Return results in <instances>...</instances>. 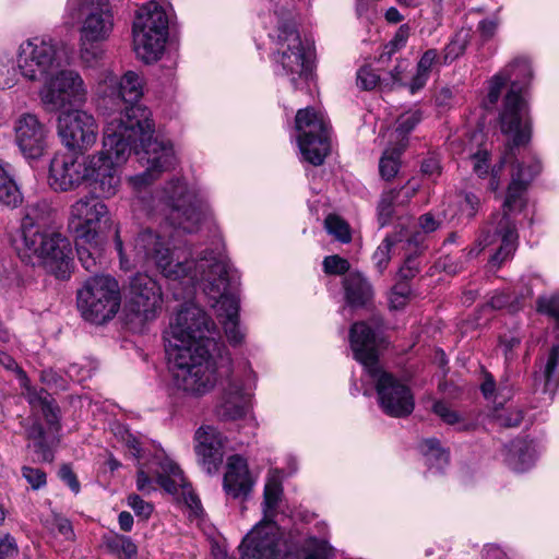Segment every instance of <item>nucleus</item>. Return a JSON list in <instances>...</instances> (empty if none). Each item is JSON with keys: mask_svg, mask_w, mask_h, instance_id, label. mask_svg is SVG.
<instances>
[{"mask_svg": "<svg viewBox=\"0 0 559 559\" xmlns=\"http://www.w3.org/2000/svg\"><path fill=\"white\" fill-rule=\"evenodd\" d=\"M67 12L72 19L83 15L80 27L79 52L86 66H93L104 56L103 44L114 29L109 0H68Z\"/></svg>", "mask_w": 559, "mask_h": 559, "instance_id": "obj_12", "label": "nucleus"}, {"mask_svg": "<svg viewBox=\"0 0 559 559\" xmlns=\"http://www.w3.org/2000/svg\"><path fill=\"white\" fill-rule=\"evenodd\" d=\"M159 178L160 177L158 175L147 167H145L144 171L127 178V183L131 188L133 194L132 204L147 215L152 213L153 209H155L156 195V190L151 192L148 188Z\"/></svg>", "mask_w": 559, "mask_h": 559, "instance_id": "obj_31", "label": "nucleus"}, {"mask_svg": "<svg viewBox=\"0 0 559 559\" xmlns=\"http://www.w3.org/2000/svg\"><path fill=\"white\" fill-rule=\"evenodd\" d=\"M401 252L399 242L395 241L393 235L386 236L372 255L378 271L382 273L386 269L391 257Z\"/></svg>", "mask_w": 559, "mask_h": 559, "instance_id": "obj_42", "label": "nucleus"}, {"mask_svg": "<svg viewBox=\"0 0 559 559\" xmlns=\"http://www.w3.org/2000/svg\"><path fill=\"white\" fill-rule=\"evenodd\" d=\"M163 294L158 283L145 273L131 277L128 290V307L143 321L156 318L162 308Z\"/></svg>", "mask_w": 559, "mask_h": 559, "instance_id": "obj_24", "label": "nucleus"}, {"mask_svg": "<svg viewBox=\"0 0 559 559\" xmlns=\"http://www.w3.org/2000/svg\"><path fill=\"white\" fill-rule=\"evenodd\" d=\"M304 559H332L333 548L325 539L309 537L302 545Z\"/></svg>", "mask_w": 559, "mask_h": 559, "instance_id": "obj_43", "label": "nucleus"}, {"mask_svg": "<svg viewBox=\"0 0 559 559\" xmlns=\"http://www.w3.org/2000/svg\"><path fill=\"white\" fill-rule=\"evenodd\" d=\"M540 448L533 440L515 439L506 448V463L514 472L528 471L536 462Z\"/></svg>", "mask_w": 559, "mask_h": 559, "instance_id": "obj_32", "label": "nucleus"}, {"mask_svg": "<svg viewBox=\"0 0 559 559\" xmlns=\"http://www.w3.org/2000/svg\"><path fill=\"white\" fill-rule=\"evenodd\" d=\"M471 31L461 28L451 38L450 43L444 47L442 61L443 64H449L462 56L469 43Z\"/></svg>", "mask_w": 559, "mask_h": 559, "instance_id": "obj_40", "label": "nucleus"}, {"mask_svg": "<svg viewBox=\"0 0 559 559\" xmlns=\"http://www.w3.org/2000/svg\"><path fill=\"white\" fill-rule=\"evenodd\" d=\"M0 364L8 370L16 372L23 394L32 406L33 411L40 413L49 426L58 424V412L49 393L44 390L32 388L26 373L17 366L12 356L0 350Z\"/></svg>", "mask_w": 559, "mask_h": 559, "instance_id": "obj_27", "label": "nucleus"}, {"mask_svg": "<svg viewBox=\"0 0 559 559\" xmlns=\"http://www.w3.org/2000/svg\"><path fill=\"white\" fill-rule=\"evenodd\" d=\"M406 255L403 266L400 269V275L404 280L413 278L419 272L417 260L413 257V252H402Z\"/></svg>", "mask_w": 559, "mask_h": 559, "instance_id": "obj_60", "label": "nucleus"}, {"mask_svg": "<svg viewBox=\"0 0 559 559\" xmlns=\"http://www.w3.org/2000/svg\"><path fill=\"white\" fill-rule=\"evenodd\" d=\"M512 141L507 152L502 155L498 165L491 166L490 164V150L486 146L479 147L476 152L469 155L473 171L480 178L490 174L489 189L497 191L500 187V173L502 167L510 162L514 155V147H518Z\"/></svg>", "mask_w": 559, "mask_h": 559, "instance_id": "obj_30", "label": "nucleus"}, {"mask_svg": "<svg viewBox=\"0 0 559 559\" xmlns=\"http://www.w3.org/2000/svg\"><path fill=\"white\" fill-rule=\"evenodd\" d=\"M134 136L121 132V122L109 120L104 127L102 150L84 156V185L90 193L111 199L121 188V166L130 155Z\"/></svg>", "mask_w": 559, "mask_h": 559, "instance_id": "obj_8", "label": "nucleus"}, {"mask_svg": "<svg viewBox=\"0 0 559 559\" xmlns=\"http://www.w3.org/2000/svg\"><path fill=\"white\" fill-rule=\"evenodd\" d=\"M95 91L105 124L109 120H118L121 122V132L132 136L147 135L152 131V111L139 103L144 91L141 74L127 71L118 78L112 71L105 70L99 75Z\"/></svg>", "mask_w": 559, "mask_h": 559, "instance_id": "obj_3", "label": "nucleus"}, {"mask_svg": "<svg viewBox=\"0 0 559 559\" xmlns=\"http://www.w3.org/2000/svg\"><path fill=\"white\" fill-rule=\"evenodd\" d=\"M495 418L502 427H518L522 423L523 412L518 407L497 409Z\"/></svg>", "mask_w": 559, "mask_h": 559, "instance_id": "obj_50", "label": "nucleus"}, {"mask_svg": "<svg viewBox=\"0 0 559 559\" xmlns=\"http://www.w3.org/2000/svg\"><path fill=\"white\" fill-rule=\"evenodd\" d=\"M22 476L27 481L33 490H39L47 484V475L40 468L32 466H23Z\"/></svg>", "mask_w": 559, "mask_h": 559, "instance_id": "obj_51", "label": "nucleus"}, {"mask_svg": "<svg viewBox=\"0 0 559 559\" xmlns=\"http://www.w3.org/2000/svg\"><path fill=\"white\" fill-rule=\"evenodd\" d=\"M488 306L491 309H507L510 312H516L521 310V304L519 299H513L512 293L509 292L495 293L488 301Z\"/></svg>", "mask_w": 559, "mask_h": 559, "instance_id": "obj_47", "label": "nucleus"}, {"mask_svg": "<svg viewBox=\"0 0 559 559\" xmlns=\"http://www.w3.org/2000/svg\"><path fill=\"white\" fill-rule=\"evenodd\" d=\"M67 372L70 379L76 382H83L92 377L91 368L79 364L70 365Z\"/></svg>", "mask_w": 559, "mask_h": 559, "instance_id": "obj_63", "label": "nucleus"}, {"mask_svg": "<svg viewBox=\"0 0 559 559\" xmlns=\"http://www.w3.org/2000/svg\"><path fill=\"white\" fill-rule=\"evenodd\" d=\"M411 295L409 285L406 282L396 284L390 294V306L393 309H402L408 301Z\"/></svg>", "mask_w": 559, "mask_h": 559, "instance_id": "obj_53", "label": "nucleus"}, {"mask_svg": "<svg viewBox=\"0 0 559 559\" xmlns=\"http://www.w3.org/2000/svg\"><path fill=\"white\" fill-rule=\"evenodd\" d=\"M532 78L533 71L530 60L523 57L515 58L488 81V92L483 100V106L486 109L493 108L507 83H510L499 114V124L503 134L513 135L515 145L526 144L531 138V122L525 92Z\"/></svg>", "mask_w": 559, "mask_h": 559, "instance_id": "obj_5", "label": "nucleus"}, {"mask_svg": "<svg viewBox=\"0 0 559 559\" xmlns=\"http://www.w3.org/2000/svg\"><path fill=\"white\" fill-rule=\"evenodd\" d=\"M209 265L215 269L216 277L211 274L205 277L206 283L201 286L203 293L214 301L217 317L219 318L226 337L233 346L242 344L246 331L239 323V298L230 292L237 283V275L222 257H213Z\"/></svg>", "mask_w": 559, "mask_h": 559, "instance_id": "obj_13", "label": "nucleus"}, {"mask_svg": "<svg viewBox=\"0 0 559 559\" xmlns=\"http://www.w3.org/2000/svg\"><path fill=\"white\" fill-rule=\"evenodd\" d=\"M438 64H443V61L437 49H428L421 55L416 66V72L408 84L412 94L425 87L433 67Z\"/></svg>", "mask_w": 559, "mask_h": 559, "instance_id": "obj_36", "label": "nucleus"}, {"mask_svg": "<svg viewBox=\"0 0 559 559\" xmlns=\"http://www.w3.org/2000/svg\"><path fill=\"white\" fill-rule=\"evenodd\" d=\"M255 377L251 369L243 379L233 374L224 388L222 402L217 406V415L224 420L246 418L250 413V400Z\"/></svg>", "mask_w": 559, "mask_h": 559, "instance_id": "obj_25", "label": "nucleus"}, {"mask_svg": "<svg viewBox=\"0 0 559 559\" xmlns=\"http://www.w3.org/2000/svg\"><path fill=\"white\" fill-rule=\"evenodd\" d=\"M421 111L419 109H411L403 112L396 120V128L394 131L396 144L405 143L407 145V135L415 129L421 121Z\"/></svg>", "mask_w": 559, "mask_h": 559, "instance_id": "obj_41", "label": "nucleus"}, {"mask_svg": "<svg viewBox=\"0 0 559 559\" xmlns=\"http://www.w3.org/2000/svg\"><path fill=\"white\" fill-rule=\"evenodd\" d=\"M218 335L214 321L195 304L183 305L165 332L166 354L216 349Z\"/></svg>", "mask_w": 559, "mask_h": 559, "instance_id": "obj_11", "label": "nucleus"}, {"mask_svg": "<svg viewBox=\"0 0 559 559\" xmlns=\"http://www.w3.org/2000/svg\"><path fill=\"white\" fill-rule=\"evenodd\" d=\"M121 439L128 448L130 454L140 461L142 459V448L139 438L131 433L129 430L123 429Z\"/></svg>", "mask_w": 559, "mask_h": 559, "instance_id": "obj_57", "label": "nucleus"}, {"mask_svg": "<svg viewBox=\"0 0 559 559\" xmlns=\"http://www.w3.org/2000/svg\"><path fill=\"white\" fill-rule=\"evenodd\" d=\"M17 68H2L0 69V88H12L17 84Z\"/></svg>", "mask_w": 559, "mask_h": 559, "instance_id": "obj_62", "label": "nucleus"}, {"mask_svg": "<svg viewBox=\"0 0 559 559\" xmlns=\"http://www.w3.org/2000/svg\"><path fill=\"white\" fill-rule=\"evenodd\" d=\"M155 484L170 495H177L181 489L186 503L192 509L199 508L200 500L186 481L182 471L163 451L156 452L146 463L139 462L136 489L150 495L156 490Z\"/></svg>", "mask_w": 559, "mask_h": 559, "instance_id": "obj_18", "label": "nucleus"}, {"mask_svg": "<svg viewBox=\"0 0 559 559\" xmlns=\"http://www.w3.org/2000/svg\"><path fill=\"white\" fill-rule=\"evenodd\" d=\"M104 200L88 193L69 207L68 225L75 236L78 258L86 271L97 266L105 245L103 226L111 221L109 207Z\"/></svg>", "mask_w": 559, "mask_h": 559, "instance_id": "obj_9", "label": "nucleus"}, {"mask_svg": "<svg viewBox=\"0 0 559 559\" xmlns=\"http://www.w3.org/2000/svg\"><path fill=\"white\" fill-rule=\"evenodd\" d=\"M343 287L345 300L350 307H362L372 298V287L359 272L348 273Z\"/></svg>", "mask_w": 559, "mask_h": 559, "instance_id": "obj_35", "label": "nucleus"}, {"mask_svg": "<svg viewBox=\"0 0 559 559\" xmlns=\"http://www.w3.org/2000/svg\"><path fill=\"white\" fill-rule=\"evenodd\" d=\"M23 202L22 192L15 181L9 183L0 189V203L10 209H16Z\"/></svg>", "mask_w": 559, "mask_h": 559, "instance_id": "obj_49", "label": "nucleus"}, {"mask_svg": "<svg viewBox=\"0 0 559 559\" xmlns=\"http://www.w3.org/2000/svg\"><path fill=\"white\" fill-rule=\"evenodd\" d=\"M169 8L164 0H151L136 10L132 27L134 51L146 63L158 60L164 51Z\"/></svg>", "mask_w": 559, "mask_h": 559, "instance_id": "obj_15", "label": "nucleus"}, {"mask_svg": "<svg viewBox=\"0 0 559 559\" xmlns=\"http://www.w3.org/2000/svg\"><path fill=\"white\" fill-rule=\"evenodd\" d=\"M194 440L202 468L210 475L216 474L223 463L226 438L213 426H201Z\"/></svg>", "mask_w": 559, "mask_h": 559, "instance_id": "obj_28", "label": "nucleus"}, {"mask_svg": "<svg viewBox=\"0 0 559 559\" xmlns=\"http://www.w3.org/2000/svg\"><path fill=\"white\" fill-rule=\"evenodd\" d=\"M540 163L531 158L527 165L518 163L511 175V182L502 206V213L492 216L477 239L475 247L468 251V257H477L486 247L500 242L498 250L490 258L493 266L501 265L515 251L518 233L512 216L520 213L526 205L525 192L531 181L540 173Z\"/></svg>", "mask_w": 559, "mask_h": 559, "instance_id": "obj_6", "label": "nucleus"}, {"mask_svg": "<svg viewBox=\"0 0 559 559\" xmlns=\"http://www.w3.org/2000/svg\"><path fill=\"white\" fill-rule=\"evenodd\" d=\"M61 66L57 41L49 36H35L22 41L16 50V68L27 82H40Z\"/></svg>", "mask_w": 559, "mask_h": 559, "instance_id": "obj_20", "label": "nucleus"}, {"mask_svg": "<svg viewBox=\"0 0 559 559\" xmlns=\"http://www.w3.org/2000/svg\"><path fill=\"white\" fill-rule=\"evenodd\" d=\"M414 186H404L399 190H390L382 194L378 205V219L380 226L388 225L395 212L396 206L406 204L415 194Z\"/></svg>", "mask_w": 559, "mask_h": 559, "instance_id": "obj_33", "label": "nucleus"}, {"mask_svg": "<svg viewBox=\"0 0 559 559\" xmlns=\"http://www.w3.org/2000/svg\"><path fill=\"white\" fill-rule=\"evenodd\" d=\"M559 345L549 350L545 364L540 366L538 376L544 380V392L552 394L559 386Z\"/></svg>", "mask_w": 559, "mask_h": 559, "instance_id": "obj_38", "label": "nucleus"}, {"mask_svg": "<svg viewBox=\"0 0 559 559\" xmlns=\"http://www.w3.org/2000/svg\"><path fill=\"white\" fill-rule=\"evenodd\" d=\"M207 214L201 190L185 178L173 177L156 189L155 209L148 215L164 217L175 229L190 234L199 230Z\"/></svg>", "mask_w": 559, "mask_h": 559, "instance_id": "obj_10", "label": "nucleus"}, {"mask_svg": "<svg viewBox=\"0 0 559 559\" xmlns=\"http://www.w3.org/2000/svg\"><path fill=\"white\" fill-rule=\"evenodd\" d=\"M396 242H399L402 252H417L424 241V235L420 231H409L402 228L400 231L393 234Z\"/></svg>", "mask_w": 559, "mask_h": 559, "instance_id": "obj_44", "label": "nucleus"}, {"mask_svg": "<svg viewBox=\"0 0 559 559\" xmlns=\"http://www.w3.org/2000/svg\"><path fill=\"white\" fill-rule=\"evenodd\" d=\"M521 344V337L510 334L500 340V346L503 349L506 360L511 361L515 358L514 349Z\"/></svg>", "mask_w": 559, "mask_h": 559, "instance_id": "obj_59", "label": "nucleus"}, {"mask_svg": "<svg viewBox=\"0 0 559 559\" xmlns=\"http://www.w3.org/2000/svg\"><path fill=\"white\" fill-rule=\"evenodd\" d=\"M283 472L270 469L263 491V519L245 536L239 559H284L296 551V543L275 522L283 498Z\"/></svg>", "mask_w": 559, "mask_h": 559, "instance_id": "obj_7", "label": "nucleus"}, {"mask_svg": "<svg viewBox=\"0 0 559 559\" xmlns=\"http://www.w3.org/2000/svg\"><path fill=\"white\" fill-rule=\"evenodd\" d=\"M328 233L341 242L350 241V231L347 223L336 215H329L324 221Z\"/></svg>", "mask_w": 559, "mask_h": 559, "instance_id": "obj_46", "label": "nucleus"}, {"mask_svg": "<svg viewBox=\"0 0 559 559\" xmlns=\"http://www.w3.org/2000/svg\"><path fill=\"white\" fill-rule=\"evenodd\" d=\"M154 133L155 121L153 120L152 131L147 135L134 136V141H130V153L134 151L140 156L142 166L160 177L164 173L174 170L179 160L174 143L167 139H154Z\"/></svg>", "mask_w": 559, "mask_h": 559, "instance_id": "obj_23", "label": "nucleus"}, {"mask_svg": "<svg viewBox=\"0 0 559 559\" xmlns=\"http://www.w3.org/2000/svg\"><path fill=\"white\" fill-rule=\"evenodd\" d=\"M84 156L55 155L49 166V185L56 191L68 192L84 183Z\"/></svg>", "mask_w": 559, "mask_h": 559, "instance_id": "obj_29", "label": "nucleus"}, {"mask_svg": "<svg viewBox=\"0 0 559 559\" xmlns=\"http://www.w3.org/2000/svg\"><path fill=\"white\" fill-rule=\"evenodd\" d=\"M414 186H404L399 190H390L382 194L378 205V219L380 226L388 225L395 212L396 206L406 204L415 194Z\"/></svg>", "mask_w": 559, "mask_h": 559, "instance_id": "obj_34", "label": "nucleus"}, {"mask_svg": "<svg viewBox=\"0 0 559 559\" xmlns=\"http://www.w3.org/2000/svg\"><path fill=\"white\" fill-rule=\"evenodd\" d=\"M408 37L409 26L407 24H402L394 34L393 38L384 46L381 59L385 57L390 59L392 55L405 47Z\"/></svg>", "mask_w": 559, "mask_h": 559, "instance_id": "obj_48", "label": "nucleus"}, {"mask_svg": "<svg viewBox=\"0 0 559 559\" xmlns=\"http://www.w3.org/2000/svg\"><path fill=\"white\" fill-rule=\"evenodd\" d=\"M258 477L250 471L247 459L240 454L227 457L223 475V490L228 498L241 502L249 499Z\"/></svg>", "mask_w": 559, "mask_h": 559, "instance_id": "obj_26", "label": "nucleus"}, {"mask_svg": "<svg viewBox=\"0 0 559 559\" xmlns=\"http://www.w3.org/2000/svg\"><path fill=\"white\" fill-rule=\"evenodd\" d=\"M537 311L549 317L559 329V294L540 296L537 300Z\"/></svg>", "mask_w": 559, "mask_h": 559, "instance_id": "obj_45", "label": "nucleus"}, {"mask_svg": "<svg viewBox=\"0 0 559 559\" xmlns=\"http://www.w3.org/2000/svg\"><path fill=\"white\" fill-rule=\"evenodd\" d=\"M78 309L92 323L103 324L119 311L121 292L118 281L108 274L88 277L78 290Z\"/></svg>", "mask_w": 559, "mask_h": 559, "instance_id": "obj_17", "label": "nucleus"}, {"mask_svg": "<svg viewBox=\"0 0 559 559\" xmlns=\"http://www.w3.org/2000/svg\"><path fill=\"white\" fill-rule=\"evenodd\" d=\"M14 143L28 162L40 159L49 146V129L36 114L23 112L12 126Z\"/></svg>", "mask_w": 559, "mask_h": 559, "instance_id": "obj_22", "label": "nucleus"}, {"mask_svg": "<svg viewBox=\"0 0 559 559\" xmlns=\"http://www.w3.org/2000/svg\"><path fill=\"white\" fill-rule=\"evenodd\" d=\"M405 148V143L396 144L394 147L386 148L379 163V171L382 178L390 180L394 178L400 168V157Z\"/></svg>", "mask_w": 559, "mask_h": 559, "instance_id": "obj_39", "label": "nucleus"}, {"mask_svg": "<svg viewBox=\"0 0 559 559\" xmlns=\"http://www.w3.org/2000/svg\"><path fill=\"white\" fill-rule=\"evenodd\" d=\"M479 206V199L473 193H466L461 202V211L468 217H473Z\"/></svg>", "mask_w": 559, "mask_h": 559, "instance_id": "obj_64", "label": "nucleus"}, {"mask_svg": "<svg viewBox=\"0 0 559 559\" xmlns=\"http://www.w3.org/2000/svg\"><path fill=\"white\" fill-rule=\"evenodd\" d=\"M40 82L38 99L48 114H60L73 106H84L87 102L88 87L78 70L60 66Z\"/></svg>", "mask_w": 559, "mask_h": 559, "instance_id": "obj_16", "label": "nucleus"}, {"mask_svg": "<svg viewBox=\"0 0 559 559\" xmlns=\"http://www.w3.org/2000/svg\"><path fill=\"white\" fill-rule=\"evenodd\" d=\"M349 346L354 358L362 365L366 377L373 383L380 408L391 417H405L415 407L411 389L379 364L380 341L366 322H356L349 330Z\"/></svg>", "mask_w": 559, "mask_h": 559, "instance_id": "obj_4", "label": "nucleus"}, {"mask_svg": "<svg viewBox=\"0 0 559 559\" xmlns=\"http://www.w3.org/2000/svg\"><path fill=\"white\" fill-rule=\"evenodd\" d=\"M419 451L425 457L428 469L441 472L449 464V453L441 448L437 439H426L419 445Z\"/></svg>", "mask_w": 559, "mask_h": 559, "instance_id": "obj_37", "label": "nucleus"}, {"mask_svg": "<svg viewBox=\"0 0 559 559\" xmlns=\"http://www.w3.org/2000/svg\"><path fill=\"white\" fill-rule=\"evenodd\" d=\"M433 412L447 424L453 425L459 421V415L443 402H436Z\"/></svg>", "mask_w": 559, "mask_h": 559, "instance_id": "obj_61", "label": "nucleus"}, {"mask_svg": "<svg viewBox=\"0 0 559 559\" xmlns=\"http://www.w3.org/2000/svg\"><path fill=\"white\" fill-rule=\"evenodd\" d=\"M127 504L133 510L136 516L144 520H147L154 510V506L151 502L143 500L136 493H131L128 496Z\"/></svg>", "mask_w": 559, "mask_h": 559, "instance_id": "obj_54", "label": "nucleus"}, {"mask_svg": "<svg viewBox=\"0 0 559 559\" xmlns=\"http://www.w3.org/2000/svg\"><path fill=\"white\" fill-rule=\"evenodd\" d=\"M174 236L166 237L150 229L136 235L133 242L124 247L119 228L115 231V247L118 251L121 269L129 271L135 266L154 264L170 282L177 283L181 292H175L176 298H189L194 295L197 286L206 283L205 277L211 274L216 277L207 260L222 257L227 263L228 259L222 251H205L199 259H188V254L171 245Z\"/></svg>", "mask_w": 559, "mask_h": 559, "instance_id": "obj_1", "label": "nucleus"}, {"mask_svg": "<svg viewBox=\"0 0 559 559\" xmlns=\"http://www.w3.org/2000/svg\"><path fill=\"white\" fill-rule=\"evenodd\" d=\"M378 81L379 76L370 67H362L357 72V85L362 90H372Z\"/></svg>", "mask_w": 559, "mask_h": 559, "instance_id": "obj_56", "label": "nucleus"}, {"mask_svg": "<svg viewBox=\"0 0 559 559\" xmlns=\"http://www.w3.org/2000/svg\"><path fill=\"white\" fill-rule=\"evenodd\" d=\"M297 143L304 160L323 164L330 153V126L325 115L312 107L299 109L295 118Z\"/></svg>", "mask_w": 559, "mask_h": 559, "instance_id": "obj_19", "label": "nucleus"}, {"mask_svg": "<svg viewBox=\"0 0 559 559\" xmlns=\"http://www.w3.org/2000/svg\"><path fill=\"white\" fill-rule=\"evenodd\" d=\"M349 267V262L337 254L325 257L323 260V271L326 274L342 275L347 273Z\"/></svg>", "mask_w": 559, "mask_h": 559, "instance_id": "obj_52", "label": "nucleus"}, {"mask_svg": "<svg viewBox=\"0 0 559 559\" xmlns=\"http://www.w3.org/2000/svg\"><path fill=\"white\" fill-rule=\"evenodd\" d=\"M57 134L67 150L84 154L97 143L99 126L88 110L67 109L57 118Z\"/></svg>", "mask_w": 559, "mask_h": 559, "instance_id": "obj_21", "label": "nucleus"}, {"mask_svg": "<svg viewBox=\"0 0 559 559\" xmlns=\"http://www.w3.org/2000/svg\"><path fill=\"white\" fill-rule=\"evenodd\" d=\"M215 349L167 354L173 384L183 393L200 397L211 392L221 376Z\"/></svg>", "mask_w": 559, "mask_h": 559, "instance_id": "obj_14", "label": "nucleus"}, {"mask_svg": "<svg viewBox=\"0 0 559 559\" xmlns=\"http://www.w3.org/2000/svg\"><path fill=\"white\" fill-rule=\"evenodd\" d=\"M17 551L16 542L10 534L0 538V559H11L17 555Z\"/></svg>", "mask_w": 559, "mask_h": 559, "instance_id": "obj_58", "label": "nucleus"}, {"mask_svg": "<svg viewBox=\"0 0 559 559\" xmlns=\"http://www.w3.org/2000/svg\"><path fill=\"white\" fill-rule=\"evenodd\" d=\"M110 547L122 552L128 558L136 554L135 544L126 535H116L110 543Z\"/></svg>", "mask_w": 559, "mask_h": 559, "instance_id": "obj_55", "label": "nucleus"}, {"mask_svg": "<svg viewBox=\"0 0 559 559\" xmlns=\"http://www.w3.org/2000/svg\"><path fill=\"white\" fill-rule=\"evenodd\" d=\"M48 215L46 203L27 205L14 248L23 261L43 264L56 277L66 278L72 263L71 243L61 233L47 228Z\"/></svg>", "mask_w": 559, "mask_h": 559, "instance_id": "obj_2", "label": "nucleus"}]
</instances>
